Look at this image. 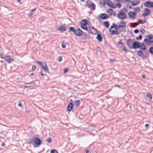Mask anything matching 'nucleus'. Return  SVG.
Returning <instances> with one entry per match:
<instances>
[{
    "label": "nucleus",
    "instance_id": "nucleus-48",
    "mask_svg": "<svg viewBox=\"0 0 153 153\" xmlns=\"http://www.w3.org/2000/svg\"><path fill=\"white\" fill-rule=\"evenodd\" d=\"M68 68H66L64 70V73H66L68 72Z\"/></svg>",
    "mask_w": 153,
    "mask_h": 153
},
{
    "label": "nucleus",
    "instance_id": "nucleus-30",
    "mask_svg": "<svg viewBox=\"0 0 153 153\" xmlns=\"http://www.w3.org/2000/svg\"><path fill=\"white\" fill-rule=\"evenodd\" d=\"M69 29L70 31L74 32V33L76 30V29H75L74 27H69Z\"/></svg>",
    "mask_w": 153,
    "mask_h": 153
},
{
    "label": "nucleus",
    "instance_id": "nucleus-11",
    "mask_svg": "<svg viewBox=\"0 0 153 153\" xmlns=\"http://www.w3.org/2000/svg\"><path fill=\"white\" fill-rule=\"evenodd\" d=\"M25 85H24L25 88H32L35 85V84L32 82H30L29 83H26L25 82Z\"/></svg>",
    "mask_w": 153,
    "mask_h": 153
},
{
    "label": "nucleus",
    "instance_id": "nucleus-39",
    "mask_svg": "<svg viewBox=\"0 0 153 153\" xmlns=\"http://www.w3.org/2000/svg\"><path fill=\"white\" fill-rule=\"evenodd\" d=\"M18 105L19 107H21L22 108H23V106L22 105V104L19 101V102L18 103Z\"/></svg>",
    "mask_w": 153,
    "mask_h": 153
},
{
    "label": "nucleus",
    "instance_id": "nucleus-34",
    "mask_svg": "<svg viewBox=\"0 0 153 153\" xmlns=\"http://www.w3.org/2000/svg\"><path fill=\"white\" fill-rule=\"evenodd\" d=\"M138 21L140 24H143L146 22V21L145 20L142 21L140 19H139Z\"/></svg>",
    "mask_w": 153,
    "mask_h": 153
},
{
    "label": "nucleus",
    "instance_id": "nucleus-61",
    "mask_svg": "<svg viewBox=\"0 0 153 153\" xmlns=\"http://www.w3.org/2000/svg\"><path fill=\"white\" fill-rule=\"evenodd\" d=\"M110 60L111 62H114V60L113 59H110Z\"/></svg>",
    "mask_w": 153,
    "mask_h": 153
},
{
    "label": "nucleus",
    "instance_id": "nucleus-15",
    "mask_svg": "<svg viewBox=\"0 0 153 153\" xmlns=\"http://www.w3.org/2000/svg\"><path fill=\"white\" fill-rule=\"evenodd\" d=\"M107 12L108 13H110V15L111 16L112 15H113L114 16H116V13L112 10L111 9H108L107 10Z\"/></svg>",
    "mask_w": 153,
    "mask_h": 153
},
{
    "label": "nucleus",
    "instance_id": "nucleus-64",
    "mask_svg": "<svg viewBox=\"0 0 153 153\" xmlns=\"http://www.w3.org/2000/svg\"><path fill=\"white\" fill-rule=\"evenodd\" d=\"M117 28H118V27H117V26H115L114 28H115V29L116 30H117Z\"/></svg>",
    "mask_w": 153,
    "mask_h": 153
},
{
    "label": "nucleus",
    "instance_id": "nucleus-41",
    "mask_svg": "<svg viewBox=\"0 0 153 153\" xmlns=\"http://www.w3.org/2000/svg\"><path fill=\"white\" fill-rule=\"evenodd\" d=\"M96 50L97 51H98L99 52H101V49L99 47H97L96 48Z\"/></svg>",
    "mask_w": 153,
    "mask_h": 153
},
{
    "label": "nucleus",
    "instance_id": "nucleus-9",
    "mask_svg": "<svg viewBox=\"0 0 153 153\" xmlns=\"http://www.w3.org/2000/svg\"><path fill=\"white\" fill-rule=\"evenodd\" d=\"M91 33L93 34H96L99 33V31L95 29L94 27H90Z\"/></svg>",
    "mask_w": 153,
    "mask_h": 153
},
{
    "label": "nucleus",
    "instance_id": "nucleus-12",
    "mask_svg": "<svg viewBox=\"0 0 153 153\" xmlns=\"http://www.w3.org/2000/svg\"><path fill=\"white\" fill-rule=\"evenodd\" d=\"M4 59L7 62L10 63L12 61H13V59H12L10 56L7 55L4 56Z\"/></svg>",
    "mask_w": 153,
    "mask_h": 153
},
{
    "label": "nucleus",
    "instance_id": "nucleus-32",
    "mask_svg": "<svg viewBox=\"0 0 153 153\" xmlns=\"http://www.w3.org/2000/svg\"><path fill=\"white\" fill-rule=\"evenodd\" d=\"M74 104L76 105V107H78L79 105L80 101L79 100H77L76 101H74Z\"/></svg>",
    "mask_w": 153,
    "mask_h": 153
},
{
    "label": "nucleus",
    "instance_id": "nucleus-35",
    "mask_svg": "<svg viewBox=\"0 0 153 153\" xmlns=\"http://www.w3.org/2000/svg\"><path fill=\"white\" fill-rule=\"evenodd\" d=\"M149 51L150 53L152 54H153V47H151L150 48Z\"/></svg>",
    "mask_w": 153,
    "mask_h": 153
},
{
    "label": "nucleus",
    "instance_id": "nucleus-59",
    "mask_svg": "<svg viewBox=\"0 0 153 153\" xmlns=\"http://www.w3.org/2000/svg\"><path fill=\"white\" fill-rule=\"evenodd\" d=\"M33 13H32V12H30V13H29V16H31L33 15Z\"/></svg>",
    "mask_w": 153,
    "mask_h": 153
},
{
    "label": "nucleus",
    "instance_id": "nucleus-55",
    "mask_svg": "<svg viewBox=\"0 0 153 153\" xmlns=\"http://www.w3.org/2000/svg\"><path fill=\"white\" fill-rule=\"evenodd\" d=\"M120 32H125L126 31V30L125 29H121L120 30Z\"/></svg>",
    "mask_w": 153,
    "mask_h": 153
},
{
    "label": "nucleus",
    "instance_id": "nucleus-54",
    "mask_svg": "<svg viewBox=\"0 0 153 153\" xmlns=\"http://www.w3.org/2000/svg\"><path fill=\"white\" fill-rule=\"evenodd\" d=\"M62 57L61 56H60L59 57L58 60L59 62H60L62 61Z\"/></svg>",
    "mask_w": 153,
    "mask_h": 153
},
{
    "label": "nucleus",
    "instance_id": "nucleus-6",
    "mask_svg": "<svg viewBox=\"0 0 153 153\" xmlns=\"http://www.w3.org/2000/svg\"><path fill=\"white\" fill-rule=\"evenodd\" d=\"M41 143L42 141L38 137H35L34 144V143L36 145V146L37 147H39L41 144Z\"/></svg>",
    "mask_w": 153,
    "mask_h": 153
},
{
    "label": "nucleus",
    "instance_id": "nucleus-16",
    "mask_svg": "<svg viewBox=\"0 0 153 153\" xmlns=\"http://www.w3.org/2000/svg\"><path fill=\"white\" fill-rule=\"evenodd\" d=\"M132 44V40L131 39H129L127 40L126 41V45L130 49H131Z\"/></svg>",
    "mask_w": 153,
    "mask_h": 153
},
{
    "label": "nucleus",
    "instance_id": "nucleus-53",
    "mask_svg": "<svg viewBox=\"0 0 153 153\" xmlns=\"http://www.w3.org/2000/svg\"><path fill=\"white\" fill-rule=\"evenodd\" d=\"M122 10L125 12H126L127 11V9L126 8H124L122 9Z\"/></svg>",
    "mask_w": 153,
    "mask_h": 153
},
{
    "label": "nucleus",
    "instance_id": "nucleus-19",
    "mask_svg": "<svg viewBox=\"0 0 153 153\" xmlns=\"http://www.w3.org/2000/svg\"><path fill=\"white\" fill-rule=\"evenodd\" d=\"M45 65H42V69H43L45 72L48 73L49 72V69L48 68L47 65L46 63L45 62L44 63Z\"/></svg>",
    "mask_w": 153,
    "mask_h": 153
},
{
    "label": "nucleus",
    "instance_id": "nucleus-44",
    "mask_svg": "<svg viewBox=\"0 0 153 153\" xmlns=\"http://www.w3.org/2000/svg\"><path fill=\"white\" fill-rule=\"evenodd\" d=\"M148 15L145 12L144 13H143L141 15L142 17H143V16L145 17L146 16H147Z\"/></svg>",
    "mask_w": 153,
    "mask_h": 153
},
{
    "label": "nucleus",
    "instance_id": "nucleus-36",
    "mask_svg": "<svg viewBox=\"0 0 153 153\" xmlns=\"http://www.w3.org/2000/svg\"><path fill=\"white\" fill-rule=\"evenodd\" d=\"M51 153H58V152L55 149H52L51 150Z\"/></svg>",
    "mask_w": 153,
    "mask_h": 153
},
{
    "label": "nucleus",
    "instance_id": "nucleus-57",
    "mask_svg": "<svg viewBox=\"0 0 153 153\" xmlns=\"http://www.w3.org/2000/svg\"><path fill=\"white\" fill-rule=\"evenodd\" d=\"M1 146H2L4 147L5 146V145L4 143L2 142L1 144Z\"/></svg>",
    "mask_w": 153,
    "mask_h": 153
},
{
    "label": "nucleus",
    "instance_id": "nucleus-21",
    "mask_svg": "<svg viewBox=\"0 0 153 153\" xmlns=\"http://www.w3.org/2000/svg\"><path fill=\"white\" fill-rule=\"evenodd\" d=\"M73 108V104L72 102H70L67 106V110L69 111H70Z\"/></svg>",
    "mask_w": 153,
    "mask_h": 153
},
{
    "label": "nucleus",
    "instance_id": "nucleus-29",
    "mask_svg": "<svg viewBox=\"0 0 153 153\" xmlns=\"http://www.w3.org/2000/svg\"><path fill=\"white\" fill-rule=\"evenodd\" d=\"M103 24L104 26L106 28H108V27L109 24L108 21H105L103 22Z\"/></svg>",
    "mask_w": 153,
    "mask_h": 153
},
{
    "label": "nucleus",
    "instance_id": "nucleus-3",
    "mask_svg": "<svg viewBox=\"0 0 153 153\" xmlns=\"http://www.w3.org/2000/svg\"><path fill=\"white\" fill-rule=\"evenodd\" d=\"M103 1L104 2L103 3L104 5L105 4H106L112 8L115 9L116 8V6L109 0H103Z\"/></svg>",
    "mask_w": 153,
    "mask_h": 153
},
{
    "label": "nucleus",
    "instance_id": "nucleus-24",
    "mask_svg": "<svg viewBox=\"0 0 153 153\" xmlns=\"http://www.w3.org/2000/svg\"><path fill=\"white\" fill-rule=\"evenodd\" d=\"M57 30L62 32H63L66 30L65 27L62 26H61Z\"/></svg>",
    "mask_w": 153,
    "mask_h": 153
},
{
    "label": "nucleus",
    "instance_id": "nucleus-43",
    "mask_svg": "<svg viewBox=\"0 0 153 153\" xmlns=\"http://www.w3.org/2000/svg\"><path fill=\"white\" fill-rule=\"evenodd\" d=\"M36 63L38 64L39 65H41V66H42V63L40 61H37L35 62Z\"/></svg>",
    "mask_w": 153,
    "mask_h": 153
},
{
    "label": "nucleus",
    "instance_id": "nucleus-37",
    "mask_svg": "<svg viewBox=\"0 0 153 153\" xmlns=\"http://www.w3.org/2000/svg\"><path fill=\"white\" fill-rule=\"evenodd\" d=\"M117 25H117L114 23H113L112 24V25L111 26L110 29H111L113 28H114L115 26H117Z\"/></svg>",
    "mask_w": 153,
    "mask_h": 153
},
{
    "label": "nucleus",
    "instance_id": "nucleus-22",
    "mask_svg": "<svg viewBox=\"0 0 153 153\" xmlns=\"http://www.w3.org/2000/svg\"><path fill=\"white\" fill-rule=\"evenodd\" d=\"M88 24V21L87 19H83L81 21V25L82 26H87Z\"/></svg>",
    "mask_w": 153,
    "mask_h": 153
},
{
    "label": "nucleus",
    "instance_id": "nucleus-2",
    "mask_svg": "<svg viewBox=\"0 0 153 153\" xmlns=\"http://www.w3.org/2000/svg\"><path fill=\"white\" fill-rule=\"evenodd\" d=\"M147 37L148 39L145 38L144 39V42L149 45L151 43H153V35L152 34H150L148 35Z\"/></svg>",
    "mask_w": 153,
    "mask_h": 153
},
{
    "label": "nucleus",
    "instance_id": "nucleus-40",
    "mask_svg": "<svg viewBox=\"0 0 153 153\" xmlns=\"http://www.w3.org/2000/svg\"><path fill=\"white\" fill-rule=\"evenodd\" d=\"M62 47L63 48H65L66 47V44L65 42H63L62 44Z\"/></svg>",
    "mask_w": 153,
    "mask_h": 153
},
{
    "label": "nucleus",
    "instance_id": "nucleus-17",
    "mask_svg": "<svg viewBox=\"0 0 153 153\" xmlns=\"http://www.w3.org/2000/svg\"><path fill=\"white\" fill-rule=\"evenodd\" d=\"M100 18L102 20H105L108 18V16L106 13H102L100 14Z\"/></svg>",
    "mask_w": 153,
    "mask_h": 153
},
{
    "label": "nucleus",
    "instance_id": "nucleus-45",
    "mask_svg": "<svg viewBox=\"0 0 153 153\" xmlns=\"http://www.w3.org/2000/svg\"><path fill=\"white\" fill-rule=\"evenodd\" d=\"M134 10L135 11H137V12H139L140 11V9L139 7H136L135 8Z\"/></svg>",
    "mask_w": 153,
    "mask_h": 153
},
{
    "label": "nucleus",
    "instance_id": "nucleus-50",
    "mask_svg": "<svg viewBox=\"0 0 153 153\" xmlns=\"http://www.w3.org/2000/svg\"><path fill=\"white\" fill-rule=\"evenodd\" d=\"M36 68V67L35 65H33L32 68V69L33 70H34Z\"/></svg>",
    "mask_w": 153,
    "mask_h": 153
},
{
    "label": "nucleus",
    "instance_id": "nucleus-46",
    "mask_svg": "<svg viewBox=\"0 0 153 153\" xmlns=\"http://www.w3.org/2000/svg\"><path fill=\"white\" fill-rule=\"evenodd\" d=\"M120 34V32L118 31L117 30L115 31V33H114V35H119Z\"/></svg>",
    "mask_w": 153,
    "mask_h": 153
},
{
    "label": "nucleus",
    "instance_id": "nucleus-51",
    "mask_svg": "<svg viewBox=\"0 0 153 153\" xmlns=\"http://www.w3.org/2000/svg\"><path fill=\"white\" fill-rule=\"evenodd\" d=\"M118 45L121 44L122 45H123V43L122 42V41L120 40L118 42Z\"/></svg>",
    "mask_w": 153,
    "mask_h": 153
},
{
    "label": "nucleus",
    "instance_id": "nucleus-49",
    "mask_svg": "<svg viewBox=\"0 0 153 153\" xmlns=\"http://www.w3.org/2000/svg\"><path fill=\"white\" fill-rule=\"evenodd\" d=\"M47 141L48 143H50L51 141V139L50 138H49L47 140Z\"/></svg>",
    "mask_w": 153,
    "mask_h": 153
},
{
    "label": "nucleus",
    "instance_id": "nucleus-20",
    "mask_svg": "<svg viewBox=\"0 0 153 153\" xmlns=\"http://www.w3.org/2000/svg\"><path fill=\"white\" fill-rule=\"evenodd\" d=\"M139 48L143 50H145L147 49V47L145 46L143 43H142L141 44L140 43Z\"/></svg>",
    "mask_w": 153,
    "mask_h": 153
},
{
    "label": "nucleus",
    "instance_id": "nucleus-23",
    "mask_svg": "<svg viewBox=\"0 0 153 153\" xmlns=\"http://www.w3.org/2000/svg\"><path fill=\"white\" fill-rule=\"evenodd\" d=\"M97 35L96 37V39L98 41L100 42H101L102 41V37L101 34H97Z\"/></svg>",
    "mask_w": 153,
    "mask_h": 153
},
{
    "label": "nucleus",
    "instance_id": "nucleus-58",
    "mask_svg": "<svg viewBox=\"0 0 153 153\" xmlns=\"http://www.w3.org/2000/svg\"><path fill=\"white\" fill-rule=\"evenodd\" d=\"M36 8H35L31 10V12H33V11H35L36 10Z\"/></svg>",
    "mask_w": 153,
    "mask_h": 153
},
{
    "label": "nucleus",
    "instance_id": "nucleus-18",
    "mask_svg": "<svg viewBox=\"0 0 153 153\" xmlns=\"http://www.w3.org/2000/svg\"><path fill=\"white\" fill-rule=\"evenodd\" d=\"M120 23L121 24H122L123 25H118L117 27L118 28H120L121 27L124 28L126 27V23L123 21L122 20L120 22Z\"/></svg>",
    "mask_w": 153,
    "mask_h": 153
},
{
    "label": "nucleus",
    "instance_id": "nucleus-47",
    "mask_svg": "<svg viewBox=\"0 0 153 153\" xmlns=\"http://www.w3.org/2000/svg\"><path fill=\"white\" fill-rule=\"evenodd\" d=\"M139 32V30L138 29H135L134 30V32L135 34H137Z\"/></svg>",
    "mask_w": 153,
    "mask_h": 153
},
{
    "label": "nucleus",
    "instance_id": "nucleus-52",
    "mask_svg": "<svg viewBox=\"0 0 153 153\" xmlns=\"http://www.w3.org/2000/svg\"><path fill=\"white\" fill-rule=\"evenodd\" d=\"M140 32L142 33V34H144L145 32L146 31L144 29H142V30H141Z\"/></svg>",
    "mask_w": 153,
    "mask_h": 153
},
{
    "label": "nucleus",
    "instance_id": "nucleus-14",
    "mask_svg": "<svg viewBox=\"0 0 153 153\" xmlns=\"http://www.w3.org/2000/svg\"><path fill=\"white\" fill-rule=\"evenodd\" d=\"M35 136H33L27 140V143L29 144L33 145Z\"/></svg>",
    "mask_w": 153,
    "mask_h": 153
},
{
    "label": "nucleus",
    "instance_id": "nucleus-8",
    "mask_svg": "<svg viewBox=\"0 0 153 153\" xmlns=\"http://www.w3.org/2000/svg\"><path fill=\"white\" fill-rule=\"evenodd\" d=\"M82 31L79 28L76 29L74 33L75 35L77 36H81L82 33Z\"/></svg>",
    "mask_w": 153,
    "mask_h": 153
},
{
    "label": "nucleus",
    "instance_id": "nucleus-31",
    "mask_svg": "<svg viewBox=\"0 0 153 153\" xmlns=\"http://www.w3.org/2000/svg\"><path fill=\"white\" fill-rule=\"evenodd\" d=\"M81 27L83 29L85 30L86 31H88V33H89V31L88 30V28L87 27V26H82L81 25Z\"/></svg>",
    "mask_w": 153,
    "mask_h": 153
},
{
    "label": "nucleus",
    "instance_id": "nucleus-5",
    "mask_svg": "<svg viewBox=\"0 0 153 153\" xmlns=\"http://www.w3.org/2000/svg\"><path fill=\"white\" fill-rule=\"evenodd\" d=\"M117 16L119 19H124L126 18L127 16L125 13L120 12L117 14Z\"/></svg>",
    "mask_w": 153,
    "mask_h": 153
},
{
    "label": "nucleus",
    "instance_id": "nucleus-28",
    "mask_svg": "<svg viewBox=\"0 0 153 153\" xmlns=\"http://www.w3.org/2000/svg\"><path fill=\"white\" fill-rule=\"evenodd\" d=\"M140 3V1L139 0H137L135 2L131 1V4L133 6H135L138 4Z\"/></svg>",
    "mask_w": 153,
    "mask_h": 153
},
{
    "label": "nucleus",
    "instance_id": "nucleus-63",
    "mask_svg": "<svg viewBox=\"0 0 153 153\" xmlns=\"http://www.w3.org/2000/svg\"><path fill=\"white\" fill-rule=\"evenodd\" d=\"M40 75L41 76H43L44 75V73L41 71L40 73Z\"/></svg>",
    "mask_w": 153,
    "mask_h": 153
},
{
    "label": "nucleus",
    "instance_id": "nucleus-13",
    "mask_svg": "<svg viewBox=\"0 0 153 153\" xmlns=\"http://www.w3.org/2000/svg\"><path fill=\"white\" fill-rule=\"evenodd\" d=\"M128 15L130 18L134 19L136 16V14L135 12L130 11L128 13Z\"/></svg>",
    "mask_w": 153,
    "mask_h": 153
},
{
    "label": "nucleus",
    "instance_id": "nucleus-25",
    "mask_svg": "<svg viewBox=\"0 0 153 153\" xmlns=\"http://www.w3.org/2000/svg\"><path fill=\"white\" fill-rule=\"evenodd\" d=\"M137 55L141 57H143L144 54L142 51L140 50L137 53Z\"/></svg>",
    "mask_w": 153,
    "mask_h": 153
},
{
    "label": "nucleus",
    "instance_id": "nucleus-42",
    "mask_svg": "<svg viewBox=\"0 0 153 153\" xmlns=\"http://www.w3.org/2000/svg\"><path fill=\"white\" fill-rule=\"evenodd\" d=\"M115 5L116 6V7L117 6L118 8H120L121 7V4L120 3H118Z\"/></svg>",
    "mask_w": 153,
    "mask_h": 153
},
{
    "label": "nucleus",
    "instance_id": "nucleus-26",
    "mask_svg": "<svg viewBox=\"0 0 153 153\" xmlns=\"http://www.w3.org/2000/svg\"><path fill=\"white\" fill-rule=\"evenodd\" d=\"M131 24H132L133 25L132 26H131V27H136L137 25H139V23L137 22L131 23L130 25H131Z\"/></svg>",
    "mask_w": 153,
    "mask_h": 153
},
{
    "label": "nucleus",
    "instance_id": "nucleus-33",
    "mask_svg": "<svg viewBox=\"0 0 153 153\" xmlns=\"http://www.w3.org/2000/svg\"><path fill=\"white\" fill-rule=\"evenodd\" d=\"M145 12L146 13L149 15L150 14V10L148 8H145L144 9Z\"/></svg>",
    "mask_w": 153,
    "mask_h": 153
},
{
    "label": "nucleus",
    "instance_id": "nucleus-38",
    "mask_svg": "<svg viewBox=\"0 0 153 153\" xmlns=\"http://www.w3.org/2000/svg\"><path fill=\"white\" fill-rule=\"evenodd\" d=\"M142 35H140L139 37H137L136 38V39L137 40H141L142 39Z\"/></svg>",
    "mask_w": 153,
    "mask_h": 153
},
{
    "label": "nucleus",
    "instance_id": "nucleus-27",
    "mask_svg": "<svg viewBox=\"0 0 153 153\" xmlns=\"http://www.w3.org/2000/svg\"><path fill=\"white\" fill-rule=\"evenodd\" d=\"M146 96L148 98V99H149V100L150 101V100H152V97L151 94L150 93H148L147 94Z\"/></svg>",
    "mask_w": 153,
    "mask_h": 153
},
{
    "label": "nucleus",
    "instance_id": "nucleus-56",
    "mask_svg": "<svg viewBox=\"0 0 153 153\" xmlns=\"http://www.w3.org/2000/svg\"><path fill=\"white\" fill-rule=\"evenodd\" d=\"M123 51H125V52L126 53H127L128 52V51H127V49H126V48H123Z\"/></svg>",
    "mask_w": 153,
    "mask_h": 153
},
{
    "label": "nucleus",
    "instance_id": "nucleus-10",
    "mask_svg": "<svg viewBox=\"0 0 153 153\" xmlns=\"http://www.w3.org/2000/svg\"><path fill=\"white\" fill-rule=\"evenodd\" d=\"M140 45V42H138L135 41L132 44L131 49H136L138 48H139Z\"/></svg>",
    "mask_w": 153,
    "mask_h": 153
},
{
    "label": "nucleus",
    "instance_id": "nucleus-4",
    "mask_svg": "<svg viewBox=\"0 0 153 153\" xmlns=\"http://www.w3.org/2000/svg\"><path fill=\"white\" fill-rule=\"evenodd\" d=\"M80 36V39L82 40H88L90 39L89 35L83 31L82 34Z\"/></svg>",
    "mask_w": 153,
    "mask_h": 153
},
{
    "label": "nucleus",
    "instance_id": "nucleus-1",
    "mask_svg": "<svg viewBox=\"0 0 153 153\" xmlns=\"http://www.w3.org/2000/svg\"><path fill=\"white\" fill-rule=\"evenodd\" d=\"M91 1L90 0H88L86 2V6H87L88 8H90L92 11L94 10L95 9V5L92 3H91Z\"/></svg>",
    "mask_w": 153,
    "mask_h": 153
},
{
    "label": "nucleus",
    "instance_id": "nucleus-62",
    "mask_svg": "<svg viewBox=\"0 0 153 153\" xmlns=\"http://www.w3.org/2000/svg\"><path fill=\"white\" fill-rule=\"evenodd\" d=\"M143 57L145 59L147 58V56L146 55V54L144 56L143 55Z\"/></svg>",
    "mask_w": 153,
    "mask_h": 153
},
{
    "label": "nucleus",
    "instance_id": "nucleus-7",
    "mask_svg": "<svg viewBox=\"0 0 153 153\" xmlns=\"http://www.w3.org/2000/svg\"><path fill=\"white\" fill-rule=\"evenodd\" d=\"M144 5V6L146 7L152 8L153 7V2L150 1H148L145 2Z\"/></svg>",
    "mask_w": 153,
    "mask_h": 153
},
{
    "label": "nucleus",
    "instance_id": "nucleus-60",
    "mask_svg": "<svg viewBox=\"0 0 153 153\" xmlns=\"http://www.w3.org/2000/svg\"><path fill=\"white\" fill-rule=\"evenodd\" d=\"M115 31L114 30H113L112 31V33L111 34L112 35H114V33H115Z\"/></svg>",
    "mask_w": 153,
    "mask_h": 153
}]
</instances>
